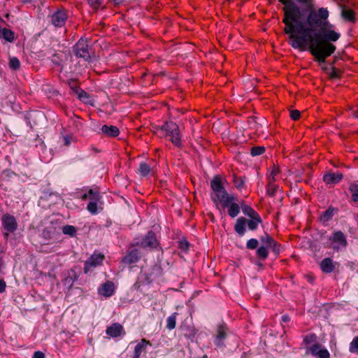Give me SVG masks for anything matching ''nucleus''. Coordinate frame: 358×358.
I'll use <instances>...</instances> for the list:
<instances>
[{
    "mask_svg": "<svg viewBox=\"0 0 358 358\" xmlns=\"http://www.w3.org/2000/svg\"><path fill=\"white\" fill-rule=\"evenodd\" d=\"M282 321L283 322H289V321H290V317H289V315H282Z\"/></svg>",
    "mask_w": 358,
    "mask_h": 358,
    "instance_id": "50",
    "label": "nucleus"
},
{
    "mask_svg": "<svg viewBox=\"0 0 358 358\" xmlns=\"http://www.w3.org/2000/svg\"><path fill=\"white\" fill-rule=\"evenodd\" d=\"M334 215V210L331 209H327L321 215V220L323 222H327L332 218Z\"/></svg>",
    "mask_w": 358,
    "mask_h": 358,
    "instance_id": "36",
    "label": "nucleus"
},
{
    "mask_svg": "<svg viewBox=\"0 0 358 358\" xmlns=\"http://www.w3.org/2000/svg\"><path fill=\"white\" fill-rule=\"evenodd\" d=\"M43 236L47 239L50 238L49 231H48L47 230H44L43 231Z\"/></svg>",
    "mask_w": 358,
    "mask_h": 358,
    "instance_id": "51",
    "label": "nucleus"
},
{
    "mask_svg": "<svg viewBox=\"0 0 358 358\" xmlns=\"http://www.w3.org/2000/svg\"><path fill=\"white\" fill-rule=\"evenodd\" d=\"M123 331L124 329L122 324L120 323H113L107 327L106 333L110 337L116 338L120 336Z\"/></svg>",
    "mask_w": 358,
    "mask_h": 358,
    "instance_id": "16",
    "label": "nucleus"
},
{
    "mask_svg": "<svg viewBox=\"0 0 358 358\" xmlns=\"http://www.w3.org/2000/svg\"><path fill=\"white\" fill-rule=\"evenodd\" d=\"M329 240L332 244L331 248L336 251L345 249L348 245L346 236L341 231H334Z\"/></svg>",
    "mask_w": 358,
    "mask_h": 358,
    "instance_id": "6",
    "label": "nucleus"
},
{
    "mask_svg": "<svg viewBox=\"0 0 358 358\" xmlns=\"http://www.w3.org/2000/svg\"><path fill=\"white\" fill-rule=\"evenodd\" d=\"M87 96V93L83 90H81L80 93L79 94L80 98H83V97Z\"/></svg>",
    "mask_w": 358,
    "mask_h": 358,
    "instance_id": "52",
    "label": "nucleus"
},
{
    "mask_svg": "<svg viewBox=\"0 0 358 358\" xmlns=\"http://www.w3.org/2000/svg\"><path fill=\"white\" fill-rule=\"evenodd\" d=\"M321 270L326 273H329L335 269V264L329 257H326L320 263Z\"/></svg>",
    "mask_w": 358,
    "mask_h": 358,
    "instance_id": "19",
    "label": "nucleus"
},
{
    "mask_svg": "<svg viewBox=\"0 0 358 358\" xmlns=\"http://www.w3.org/2000/svg\"><path fill=\"white\" fill-rule=\"evenodd\" d=\"M284 5L282 10L284 32L289 36L292 48L309 50L320 64L336 50L331 42L338 40L339 33L331 29L327 8L314 9L313 0H278Z\"/></svg>",
    "mask_w": 358,
    "mask_h": 358,
    "instance_id": "1",
    "label": "nucleus"
},
{
    "mask_svg": "<svg viewBox=\"0 0 358 358\" xmlns=\"http://www.w3.org/2000/svg\"><path fill=\"white\" fill-rule=\"evenodd\" d=\"M8 65L11 69L17 71L20 68V62L18 58L13 57L10 58Z\"/></svg>",
    "mask_w": 358,
    "mask_h": 358,
    "instance_id": "32",
    "label": "nucleus"
},
{
    "mask_svg": "<svg viewBox=\"0 0 358 358\" xmlns=\"http://www.w3.org/2000/svg\"><path fill=\"white\" fill-rule=\"evenodd\" d=\"M102 132L108 136L115 137L120 134L119 129L115 126L103 125L101 128Z\"/></svg>",
    "mask_w": 358,
    "mask_h": 358,
    "instance_id": "22",
    "label": "nucleus"
},
{
    "mask_svg": "<svg viewBox=\"0 0 358 358\" xmlns=\"http://www.w3.org/2000/svg\"><path fill=\"white\" fill-rule=\"evenodd\" d=\"M280 171H279V169L278 168H276V167H274L271 172V180H275V176L276 175H278ZM271 179V178H269Z\"/></svg>",
    "mask_w": 358,
    "mask_h": 358,
    "instance_id": "47",
    "label": "nucleus"
},
{
    "mask_svg": "<svg viewBox=\"0 0 358 358\" xmlns=\"http://www.w3.org/2000/svg\"><path fill=\"white\" fill-rule=\"evenodd\" d=\"M138 171L142 176H146L150 173L151 168L148 164L141 162L139 165Z\"/></svg>",
    "mask_w": 358,
    "mask_h": 358,
    "instance_id": "30",
    "label": "nucleus"
},
{
    "mask_svg": "<svg viewBox=\"0 0 358 358\" xmlns=\"http://www.w3.org/2000/svg\"><path fill=\"white\" fill-rule=\"evenodd\" d=\"M210 187L215 192V196L220 204L226 206L227 202L231 201L234 199L224 187L221 178L219 176H215L210 181Z\"/></svg>",
    "mask_w": 358,
    "mask_h": 358,
    "instance_id": "2",
    "label": "nucleus"
},
{
    "mask_svg": "<svg viewBox=\"0 0 358 358\" xmlns=\"http://www.w3.org/2000/svg\"><path fill=\"white\" fill-rule=\"evenodd\" d=\"M343 178V176L340 172L333 173L329 172L324 175L323 181L327 185L338 184Z\"/></svg>",
    "mask_w": 358,
    "mask_h": 358,
    "instance_id": "14",
    "label": "nucleus"
},
{
    "mask_svg": "<svg viewBox=\"0 0 358 358\" xmlns=\"http://www.w3.org/2000/svg\"><path fill=\"white\" fill-rule=\"evenodd\" d=\"M78 278V275L74 269L69 270L66 272L65 278L62 280L63 285L68 289L72 287L75 281Z\"/></svg>",
    "mask_w": 358,
    "mask_h": 358,
    "instance_id": "15",
    "label": "nucleus"
},
{
    "mask_svg": "<svg viewBox=\"0 0 358 358\" xmlns=\"http://www.w3.org/2000/svg\"><path fill=\"white\" fill-rule=\"evenodd\" d=\"M63 141H64V145L65 146H69L71 143V141H72V136H65L63 137Z\"/></svg>",
    "mask_w": 358,
    "mask_h": 358,
    "instance_id": "45",
    "label": "nucleus"
},
{
    "mask_svg": "<svg viewBox=\"0 0 358 358\" xmlns=\"http://www.w3.org/2000/svg\"><path fill=\"white\" fill-rule=\"evenodd\" d=\"M350 352L358 354V336L355 337L350 343Z\"/></svg>",
    "mask_w": 358,
    "mask_h": 358,
    "instance_id": "37",
    "label": "nucleus"
},
{
    "mask_svg": "<svg viewBox=\"0 0 358 358\" xmlns=\"http://www.w3.org/2000/svg\"><path fill=\"white\" fill-rule=\"evenodd\" d=\"M320 345L318 343L313 344L310 350L313 355H317L320 358H330V354L327 349H320Z\"/></svg>",
    "mask_w": 358,
    "mask_h": 358,
    "instance_id": "17",
    "label": "nucleus"
},
{
    "mask_svg": "<svg viewBox=\"0 0 358 358\" xmlns=\"http://www.w3.org/2000/svg\"><path fill=\"white\" fill-rule=\"evenodd\" d=\"M88 4L95 10H97L102 4V0H87Z\"/></svg>",
    "mask_w": 358,
    "mask_h": 358,
    "instance_id": "38",
    "label": "nucleus"
},
{
    "mask_svg": "<svg viewBox=\"0 0 358 358\" xmlns=\"http://www.w3.org/2000/svg\"><path fill=\"white\" fill-rule=\"evenodd\" d=\"M99 201H92L87 204V209L92 214L95 215L98 213L97 202Z\"/></svg>",
    "mask_w": 358,
    "mask_h": 358,
    "instance_id": "35",
    "label": "nucleus"
},
{
    "mask_svg": "<svg viewBox=\"0 0 358 358\" xmlns=\"http://www.w3.org/2000/svg\"><path fill=\"white\" fill-rule=\"evenodd\" d=\"M178 313H174L170 315L166 320V328L169 330H172L176 327V316Z\"/></svg>",
    "mask_w": 358,
    "mask_h": 358,
    "instance_id": "27",
    "label": "nucleus"
},
{
    "mask_svg": "<svg viewBox=\"0 0 358 358\" xmlns=\"http://www.w3.org/2000/svg\"><path fill=\"white\" fill-rule=\"evenodd\" d=\"M258 244H259V242H258V241L257 239L251 238V239L248 241V242L246 243V247L248 249L254 250V249H256L257 248Z\"/></svg>",
    "mask_w": 358,
    "mask_h": 358,
    "instance_id": "39",
    "label": "nucleus"
},
{
    "mask_svg": "<svg viewBox=\"0 0 358 358\" xmlns=\"http://www.w3.org/2000/svg\"><path fill=\"white\" fill-rule=\"evenodd\" d=\"M62 232L65 235L74 237L77 233V229L73 225L66 224L62 227Z\"/></svg>",
    "mask_w": 358,
    "mask_h": 358,
    "instance_id": "25",
    "label": "nucleus"
},
{
    "mask_svg": "<svg viewBox=\"0 0 358 358\" xmlns=\"http://www.w3.org/2000/svg\"><path fill=\"white\" fill-rule=\"evenodd\" d=\"M136 245H139L143 248H149L150 249H155L158 246L159 243L157 240L155 232L149 231L141 241H137L136 243Z\"/></svg>",
    "mask_w": 358,
    "mask_h": 358,
    "instance_id": "7",
    "label": "nucleus"
},
{
    "mask_svg": "<svg viewBox=\"0 0 358 358\" xmlns=\"http://www.w3.org/2000/svg\"><path fill=\"white\" fill-rule=\"evenodd\" d=\"M33 358H45V356L43 352L36 351L34 353Z\"/></svg>",
    "mask_w": 358,
    "mask_h": 358,
    "instance_id": "48",
    "label": "nucleus"
},
{
    "mask_svg": "<svg viewBox=\"0 0 358 358\" xmlns=\"http://www.w3.org/2000/svg\"><path fill=\"white\" fill-rule=\"evenodd\" d=\"M189 243L186 240H182L178 243V248L183 251H187L189 249Z\"/></svg>",
    "mask_w": 358,
    "mask_h": 358,
    "instance_id": "43",
    "label": "nucleus"
},
{
    "mask_svg": "<svg viewBox=\"0 0 358 358\" xmlns=\"http://www.w3.org/2000/svg\"><path fill=\"white\" fill-rule=\"evenodd\" d=\"M264 152L265 148L264 146H254L250 149V154L253 157L261 155Z\"/></svg>",
    "mask_w": 358,
    "mask_h": 358,
    "instance_id": "34",
    "label": "nucleus"
},
{
    "mask_svg": "<svg viewBox=\"0 0 358 358\" xmlns=\"http://www.w3.org/2000/svg\"><path fill=\"white\" fill-rule=\"evenodd\" d=\"M6 282L3 280H0V293H3L6 290Z\"/></svg>",
    "mask_w": 358,
    "mask_h": 358,
    "instance_id": "49",
    "label": "nucleus"
},
{
    "mask_svg": "<svg viewBox=\"0 0 358 358\" xmlns=\"http://www.w3.org/2000/svg\"><path fill=\"white\" fill-rule=\"evenodd\" d=\"M115 292L114 283L111 281H106L103 283L98 289L99 294L105 297L111 296Z\"/></svg>",
    "mask_w": 358,
    "mask_h": 358,
    "instance_id": "13",
    "label": "nucleus"
},
{
    "mask_svg": "<svg viewBox=\"0 0 358 358\" xmlns=\"http://www.w3.org/2000/svg\"><path fill=\"white\" fill-rule=\"evenodd\" d=\"M212 199H213V201L214 202H216V199H214L213 197H212Z\"/></svg>",
    "mask_w": 358,
    "mask_h": 358,
    "instance_id": "59",
    "label": "nucleus"
},
{
    "mask_svg": "<svg viewBox=\"0 0 358 358\" xmlns=\"http://www.w3.org/2000/svg\"><path fill=\"white\" fill-rule=\"evenodd\" d=\"M115 4H120L122 3L124 0H113Z\"/></svg>",
    "mask_w": 358,
    "mask_h": 358,
    "instance_id": "53",
    "label": "nucleus"
},
{
    "mask_svg": "<svg viewBox=\"0 0 358 358\" xmlns=\"http://www.w3.org/2000/svg\"><path fill=\"white\" fill-rule=\"evenodd\" d=\"M349 191L352 194V199L354 202H358V184L351 183Z\"/></svg>",
    "mask_w": 358,
    "mask_h": 358,
    "instance_id": "29",
    "label": "nucleus"
},
{
    "mask_svg": "<svg viewBox=\"0 0 358 358\" xmlns=\"http://www.w3.org/2000/svg\"><path fill=\"white\" fill-rule=\"evenodd\" d=\"M51 61L57 65H60L63 59L58 53H55L51 57Z\"/></svg>",
    "mask_w": 358,
    "mask_h": 358,
    "instance_id": "42",
    "label": "nucleus"
},
{
    "mask_svg": "<svg viewBox=\"0 0 358 358\" xmlns=\"http://www.w3.org/2000/svg\"><path fill=\"white\" fill-rule=\"evenodd\" d=\"M0 37L11 43L15 40V33L10 29L3 28L1 29Z\"/></svg>",
    "mask_w": 358,
    "mask_h": 358,
    "instance_id": "23",
    "label": "nucleus"
},
{
    "mask_svg": "<svg viewBox=\"0 0 358 358\" xmlns=\"http://www.w3.org/2000/svg\"><path fill=\"white\" fill-rule=\"evenodd\" d=\"M148 345H151L150 342L144 338L142 339L141 341L135 346L133 358H139L141 353L145 350Z\"/></svg>",
    "mask_w": 358,
    "mask_h": 358,
    "instance_id": "20",
    "label": "nucleus"
},
{
    "mask_svg": "<svg viewBox=\"0 0 358 358\" xmlns=\"http://www.w3.org/2000/svg\"><path fill=\"white\" fill-rule=\"evenodd\" d=\"M227 335V328L225 325H220L217 328V334L215 341L217 346L223 345V340L226 338Z\"/></svg>",
    "mask_w": 358,
    "mask_h": 358,
    "instance_id": "18",
    "label": "nucleus"
},
{
    "mask_svg": "<svg viewBox=\"0 0 358 358\" xmlns=\"http://www.w3.org/2000/svg\"><path fill=\"white\" fill-rule=\"evenodd\" d=\"M234 183L236 188L241 189L243 187L244 180L241 177L235 176L234 178Z\"/></svg>",
    "mask_w": 358,
    "mask_h": 358,
    "instance_id": "41",
    "label": "nucleus"
},
{
    "mask_svg": "<svg viewBox=\"0 0 358 358\" xmlns=\"http://www.w3.org/2000/svg\"><path fill=\"white\" fill-rule=\"evenodd\" d=\"M32 0H22V2L24 3H29V2H31Z\"/></svg>",
    "mask_w": 358,
    "mask_h": 358,
    "instance_id": "56",
    "label": "nucleus"
},
{
    "mask_svg": "<svg viewBox=\"0 0 358 358\" xmlns=\"http://www.w3.org/2000/svg\"><path fill=\"white\" fill-rule=\"evenodd\" d=\"M355 116L358 118V106H357V108L356 109V110L355 111Z\"/></svg>",
    "mask_w": 358,
    "mask_h": 358,
    "instance_id": "54",
    "label": "nucleus"
},
{
    "mask_svg": "<svg viewBox=\"0 0 358 358\" xmlns=\"http://www.w3.org/2000/svg\"><path fill=\"white\" fill-rule=\"evenodd\" d=\"M308 281H309L310 282L313 283V277H309V278H308Z\"/></svg>",
    "mask_w": 358,
    "mask_h": 358,
    "instance_id": "55",
    "label": "nucleus"
},
{
    "mask_svg": "<svg viewBox=\"0 0 358 358\" xmlns=\"http://www.w3.org/2000/svg\"><path fill=\"white\" fill-rule=\"evenodd\" d=\"M203 358H207V356H206V355H204V356L203 357Z\"/></svg>",
    "mask_w": 358,
    "mask_h": 358,
    "instance_id": "61",
    "label": "nucleus"
},
{
    "mask_svg": "<svg viewBox=\"0 0 358 358\" xmlns=\"http://www.w3.org/2000/svg\"><path fill=\"white\" fill-rule=\"evenodd\" d=\"M268 248H271L273 252L275 254L278 255L281 251V245L277 243L275 241H274L268 247Z\"/></svg>",
    "mask_w": 358,
    "mask_h": 358,
    "instance_id": "40",
    "label": "nucleus"
},
{
    "mask_svg": "<svg viewBox=\"0 0 358 358\" xmlns=\"http://www.w3.org/2000/svg\"><path fill=\"white\" fill-rule=\"evenodd\" d=\"M267 247L261 246L257 248L256 255L257 257L262 261H264L268 256V250Z\"/></svg>",
    "mask_w": 358,
    "mask_h": 358,
    "instance_id": "24",
    "label": "nucleus"
},
{
    "mask_svg": "<svg viewBox=\"0 0 358 358\" xmlns=\"http://www.w3.org/2000/svg\"><path fill=\"white\" fill-rule=\"evenodd\" d=\"M68 18L67 10L64 8L57 9L51 16V22L56 27H63Z\"/></svg>",
    "mask_w": 358,
    "mask_h": 358,
    "instance_id": "8",
    "label": "nucleus"
},
{
    "mask_svg": "<svg viewBox=\"0 0 358 358\" xmlns=\"http://www.w3.org/2000/svg\"><path fill=\"white\" fill-rule=\"evenodd\" d=\"M260 241L264 245V246L268 248L275 240L269 234L265 233L264 236L260 237Z\"/></svg>",
    "mask_w": 358,
    "mask_h": 358,
    "instance_id": "33",
    "label": "nucleus"
},
{
    "mask_svg": "<svg viewBox=\"0 0 358 358\" xmlns=\"http://www.w3.org/2000/svg\"><path fill=\"white\" fill-rule=\"evenodd\" d=\"M230 196H232L233 199H234L231 200V201L227 202V204L226 206H224V204L221 205L224 208H228L229 215L231 217L234 218L239 214L241 207L239 206V203H238V197L233 194H231Z\"/></svg>",
    "mask_w": 358,
    "mask_h": 358,
    "instance_id": "11",
    "label": "nucleus"
},
{
    "mask_svg": "<svg viewBox=\"0 0 358 358\" xmlns=\"http://www.w3.org/2000/svg\"><path fill=\"white\" fill-rule=\"evenodd\" d=\"M289 115L293 120H297L301 116V113L298 110H292L289 112Z\"/></svg>",
    "mask_w": 358,
    "mask_h": 358,
    "instance_id": "44",
    "label": "nucleus"
},
{
    "mask_svg": "<svg viewBox=\"0 0 358 358\" xmlns=\"http://www.w3.org/2000/svg\"><path fill=\"white\" fill-rule=\"evenodd\" d=\"M257 265L259 267H262L263 264L262 263H257Z\"/></svg>",
    "mask_w": 358,
    "mask_h": 358,
    "instance_id": "57",
    "label": "nucleus"
},
{
    "mask_svg": "<svg viewBox=\"0 0 358 358\" xmlns=\"http://www.w3.org/2000/svg\"><path fill=\"white\" fill-rule=\"evenodd\" d=\"M161 129L166 133V136H170V141L177 147L181 145L180 135L178 125L174 122H166L161 127Z\"/></svg>",
    "mask_w": 358,
    "mask_h": 358,
    "instance_id": "4",
    "label": "nucleus"
},
{
    "mask_svg": "<svg viewBox=\"0 0 358 358\" xmlns=\"http://www.w3.org/2000/svg\"><path fill=\"white\" fill-rule=\"evenodd\" d=\"M49 275H50V276H52V278H55V275H52L49 274Z\"/></svg>",
    "mask_w": 358,
    "mask_h": 358,
    "instance_id": "60",
    "label": "nucleus"
},
{
    "mask_svg": "<svg viewBox=\"0 0 358 358\" xmlns=\"http://www.w3.org/2000/svg\"><path fill=\"white\" fill-rule=\"evenodd\" d=\"M315 339V336L314 334H311L309 336H306L303 341L306 344H308V343H311L312 341H313Z\"/></svg>",
    "mask_w": 358,
    "mask_h": 358,
    "instance_id": "46",
    "label": "nucleus"
},
{
    "mask_svg": "<svg viewBox=\"0 0 358 358\" xmlns=\"http://www.w3.org/2000/svg\"><path fill=\"white\" fill-rule=\"evenodd\" d=\"M141 259L140 252L138 249H131L122 258L121 262L126 265L137 263Z\"/></svg>",
    "mask_w": 358,
    "mask_h": 358,
    "instance_id": "12",
    "label": "nucleus"
},
{
    "mask_svg": "<svg viewBox=\"0 0 358 358\" xmlns=\"http://www.w3.org/2000/svg\"><path fill=\"white\" fill-rule=\"evenodd\" d=\"M262 222L259 215L252 217L250 220L241 217L237 219L234 230L239 236H243L245 233V224H247L250 230H255L258 224Z\"/></svg>",
    "mask_w": 358,
    "mask_h": 358,
    "instance_id": "3",
    "label": "nucleus"
},
{
    "mask_svg": "<svg viewBox=\"0 0 358 358\" xmlns=\"http://www.w3.org/2000/svg\"><path fill=\"white\" fill-rule=\"evenodd\" d=\"M147 279L149 280L150 281H152V278L151 277H147Z\"/></svg>",
    "mask_w": 358,
    "mask_h": 358,
    "instance_id": "58",
    "label": "nucleus"
},
{
    "mask_svg": "<svg viewBox=\"0 0 358 358\" xmlns=\"http://www.w3.org/2000/svg\"><path fill=\"white\" fill-rule=\"evenodd\" d=\"M73 52L78 58H82L84 61L90 62L92 59L87 41L80 39L73 46Z\"/></svg>",
    "mask_w": 358,
    "mask_h": 358,
    "instance_id": "5",
    "label": "nucleus"
},
{
    "mask_svg": "<svg viewBox=\"0 0 358 358\" xmlns=\"http://www.w3.org/2000/svg\"><path fill=\"white\" fill-rule=\"evenodd\" d=\"M80 198L85 201L87 199L92 201H99L101 199V196L98 191H94V189H90L87 192H85L80 196Z\"/></svg>",
    "mask_w": 358,
    "mask_h": 358,
    "instance_id": "21",
    "label": "nucleus"
},
{
    "mask_svg": "<svg viewBox=\"0 0 358 358\" xmlns=\"http://www.w3.org/2000/svg\"><path fill=\"white\" fill-rule=\"evenodd\" d=\"M357 220H358V215H357Z\"/></svg>",
    "mask_w": 358,
    "mask_h": 358,
    "instance_id": "62",
    "label": "nucleus"
},
{
    "mask_svg": "<svg viewBox=\"0 0 358 358\" xmlns=\"http://www.w3.org/2000/svg\"><path fill=\"white\" fill-rule=\"evenodd\" d=\"M274 180L269 179L268 184L267 185L266 192L269 196H274L276 192L278 186L273 183Z\"/></svg>",
    "mask_w": 358,
    "mask_h": 358,
    "instance_id": "31",
    "label": "nucleus"
},
{
    "mask_svg": "<svg viewBox=\"0 0 358 358\" xmlns=\"http://www.w3.org/2000/svg\"><path fill=\"white\" fill-rule=\"evenodd\" d=\"M104 259V255L99 254H93L91 257L85 262L84 272L87 273L92 268H95L101 265Z\"/></svg>",
    "mask_w": 358,
    "mask_h": 358,
    "instance_id": "10",
    "label": "nucleus"
},
{
    "mask_svg": "<svg viewBox=\"0 0 358 358\" xmlns=\"http://www.w3.org/2000/svg\"><path fill=\"white\" fill-rule=\"evenodd\" d=\"M242 211L245 215L250 217V218L258 216L259 214L250 206L247 205H242L241 206Z\"/></svg>",
    "mask_w": 358,
    "mask_h": 358,
    "instance_id": "28",
    "label": "nucleus"
},
{
    "mask_svg": "<svg viewBox=\"0 0 358 358\" xmlns=\"http://www.w3.org/2000/svg\"><path fill=\"white\" fill-rule=\"evenodd\" d=\"M1 221L4 229L7 231V233L4 234L5 236L7 238L9 233H13L17 229V222L15 217L9 214L3 215Z\"/></svg>",
    "mask_w": 358,
    "mask_h": 358,
    "instance_id": "9",
    "label": "nucleus"
},
{
    "mask_svg": "<svg viewBox=\"0 0 358 358\" xmlns=\"http://www.w3.org/2000/svg\"><path fill=\"white\" fill-rule=\"evenodd\" d=\"M342 17L350 22H355V12L350 9H343L342 10Z\"/></svg>",
    "mask_w": 358,
    "mask_h": 358,
    "instance_id": "26",
    "label": "nucleus"
}]
</instances>
